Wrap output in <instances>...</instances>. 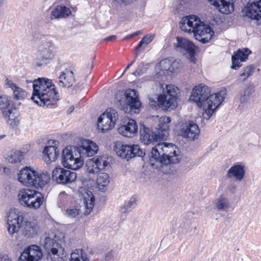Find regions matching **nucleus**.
<instances>
[{"instance_id":"2eb2a0df","label":"nucleus","mask_w":261,"mask_h":261,"mask_svg":"<svg viewBox=\"0 0 261 261\" xmlns=\"http://www.w3.org/2000/svg\"><path fill=\"white\" fill-rule=\"evenodd\" d=\"M54 43L51 41L42 43L38 50L37 59L39 62H36L37 67L46 66L54 58L56 51Z\"/></svg>"},{"instance_id":"c9c22d12","label":"nucleus","mask_w":261,"mask_h":261,"mask_svg":"<svg viewBox=\"0 0 261 261\" xmlns=\"http://www.w3.org/2000/svg\"><path fill=\"white\" fill-rule=\"evenodd\" d=\"M65 71H62L59 77V85L63 88L68 89L72 87L76 82L75 76H66Z\"/></svg>"},{"instance_id":"4468645a","label":"nucleus","mask_w":261,"mask_h":261,"mask_svg":"<svg viewBox=\"0 0 261 261\" xmlns=\"http://www.w3.org/2000/svg\"><path fill=\"white\" fill-rule=\"evenodd\" d=\"M25 217L24 212L15 207L10 208L6 217L7 229L10 234L13 235L18 232Z\"/></svg>"},{"instance_id":"20e7f679","label":"nucleus","mask_w":261,"mask_h":261,"mask_svg":"<svg viewBox=\"0 0 261 261\" xmlns=\"http://www.w3.org/2000/svg\"><path fill=\"white\" fill-rule=\"evenodd\" d=\"M172 118L170 116H162L159 118V124L155 131L152 127L147 126L144 121L139 122V135L141 143L145 145H154L161 141H166L169 136L170 123Z\"/></svg>"},{"instance_id":"2f4dec72","label":"nucleus","mask_w":261,"mask_h":261,"mask_svg":"<svg viewBox=\"0 0 261 261\" xmlns=\"http://www.w3.org/2000/svg\"><path fill=\"white\" fill-rule=\"evenodd\" d=\"M4 158L9 163H20L24 159V152L21 150L12 149L4 155Z\"/></svg>"},{"instance_id":"393cba45","label":"nucleus","mask_w":261,"mask_h":261,"mask_svg":"<svg viewBox=\"0 0 261 261\" xmlns=\"http://www.w3.org/2000/svg\"><path fill=\"white\" fill-rule=\"evenodd\" d=\"M20 228H22V234L25 238H34L38 235L40 227L37 223L25 217Z\"/></svg>"},{"instance_id":"7ed1b4c3","label":"nucleus","mask_w":261,"mask_h":261,"mask_svg":"<svg viewBox=\"0 0 261 261\" xmlns=\"http://www.w3.org/2000/svg\"><path fill=\"white\" fill-rule=\"evenodd\" d=\"M159 93L148 95V105L153 110H162L164 112H169L175 110L177 108L178 101L180 99V90L177 86L172 84H160Z\"/></svg>"},{"instance_id":"4c0bfd02","label":"nucleus","mask_w":261,"mask_h":261,"mask_svg":"<svg viewBox=\"0 0 261 261\" xmlns=\"http://www.w3.org/2000/svg\"><path fill=\"white\" fill-rule=\"evenodd\" d=\"M226 91V88L223 87V90L218 91L216 93L212 94V91L211 92V95H213L212 100H214L215 103V107L220 108L227 95Z\"/></svg>"},{"instance_id":"3c124183","label":"nucleus","mask_w":261,"mask_h":261,"mask_svg":"<svg viewBox=\"0 0 261 261\" xmlns=\"http://www.w3.org/2000/svg\"><path fill=\"white\" fill-rule=\"evenodd\" d=\"M255 69V66L254 64H250L243 68V72L240 74L239 76H247V77H250L254 73Z\"/></svg>"},{"instance_id":"a19ab883","label":"nucleus","mask_w":261,"mask_h":261,"mask_svg":"<svg viewBox=\"0 0 261 261\" xmlns=\"http://www.w3.org/2000/svg\"><path fill=\"white\" fill-rule=\"evenodd\" d=\"M182 18L186 19V23L189 28L188 30H190V32H192L195 35L197 30L196 27L198 25V22H200L201 18L206 19L207 17H182Z\"/></svg>"},{"instance_id":"58836bf2","label":"nucleus","mask_w":261,"mask_h":261,"mask_svg":"<svg viewBox=\"0 0 261 261\" xmlns=\"http://www.w3.org/2000/svg\"><path fill=\"white\" fill-rule=\"evenodd\" d=\"M215 206L219 211H227L230 208V203L228 199L225 196L224 193L221 194L216 200Z\"/></svg>"},{"instance_id":"412c9836","label":"nucleus","mask_w":261,"mask_h":261,"mask_svg":"<svg viewBox=\"0 0 261 261\" xmlns=\"http://www.w3.org/2000/svg\"><path fill=\"white\" fill-rule=\"evenodd\" d=\"M252 53V50L248 47H242L234 51L231 55V65L230 68L238 70L243 66V62L249 59V56Z\"/></svg>"},{"instance_id":"6e6552de","label":"nucleus","mask_w":261,"mask_h":261,"mask_svg":"<svg viewBox=\"0 0 261 261\" xmlns=\"http://www.w3.org/2000/svg\"><path fill=\"white\" fill-rule=\"evenodd\" d=\"M81 181L83 187L79 189V197L83 200L85 211L84 215H89L92 212L96 203V198L93 192L95 188V180L91 177H82Z\"/></svg>"},{"instance_id":"f704fd0d","label":"nucleus","mask_w":261,"mask_h":261,"mask_svg":"<svg viewBox=\"0 0 261 261\" xmlns=\"http://www.w3.org/2000/svg\"><path fill=\"white\" fill-rule=\"evenodd\" d=\"M85 148L84 154L86 157H92L99 151L98 145L93 141L89 139H84Z\"/></svg>"},{"instance_id":"bb28decb","label":"nucleus","mask_w":261,"mask_h":261,"mask_svg":"<svg viewBox=\"0 0 261 261\" xmlns=\"http://www.w3.org/2000/svg\"><path fill=\"white\" fill-rule=\"evenodd\" d=\"M222 14L228 15L234 11L235 0H208Z\"/></svg>"},{"instance_id":"423d86ee","label":"nucleus","mask_w":261,"mask_h":261,"mask_svg":"<svg viewBox=\"0 0 261 261\" xmlns=\"http://www.w3.org/2000/svg\"><path fill=\"white\" fill-rule=\"evenodd\" d=\"M17 180L23 186L43 190L50 179L49 174L40 173L31 166H25L17 174Z\"/></svg>"},{"instance_id":"e2e57ef3","label":"nucleus","mask_w":261,"mask_h":261,"mask_svg":"<svg viewBox=\"0 0 261 261\" xmlns=\"http://www.w3.org/2000/svg\"><path fill=\"white\" fill-rule=\"evenodd\" d=\"M236 17H226V29L231 26H236Z\"/></svg>"},{"instance_id":"a878e982","label":"nucleus","mask_w":261,"mask_h":261,"mask_svg":"<svg viewBox=\"0 0 261 261\" xmlns=\"http://www.w3.org/2000/svg\"><path fill=\"white\" fill-rule=\"evenodd\" d=\"M4 86L13 91L12 97L14 101L24 100L27 96L28 92L26 90L20 88L17 84L14 83L7 77H6Z\"/></svg>"},{"instance_id":"6ab92c4d","label":"nucleus","mask_w":261,"mask_h":261,"mask_svg":"<svg viewBox=\"0 0 261 261\" xmlns=\"http://www.w3.org/2000/svg\"><path fill=\"white\" fill-rule=\"evenodd\" d=\"M44 254L41 247L31 244L24 247L20 253L18 261H41Z\"/></svg>"},{"instance_id":"a18cd8bd","label":"nucleus","mask_w":261,"mask_h":261,"mask_svg":"<svg viewBox=\"0 0 261 261\" xmlns=\"http://www.w3.org/2000/svg\"><path fill=\"white\" fill-rule=\"evenodd\" d=\"M13 118H11V116H9V118H5L7 120V122L8 125H10V127L13 129H17V127L19 124L20 120L18 118L19 114H17V115H11Z\"/></svg>"},{"instance_id":"8fccbe9b","label":"nucleus","mask_w":261,"mask_h":261,"mask_svg":"<svg viewBox=\"0 0 261 261\" xmlns=\"http://www.w3.org/2000/svg\"><path fill=\"white\" fill-rule=\"evenodd\" d=\"M105 158V154L102 155H94L93 157L94 164L95 166V168L96 170L95 171L96 173H99L102 171L101 168L100 167L101 166L102 161H103V159Z\"/></svg>"},{"instance_id":"49530a36","label":"nucleus","mask_w":261,"mask_h":261,"mask_svg":"<svg viewBox=\"0 0 261 261\" xmlns=\"http://www.w3.org/2000/svg\"><path fill=\"white\" fill-rule=\"evenodd\" d=\"M115 99L117 100L116 104L117 105L118 108L120 110L121 106H123L124 99V89H119L115 94Z\"/></svg>"},{"instance_id":"9d476101","label":"nucleus","mask_w":261,"mask_h":261,"mask_svg":"<svg viewBox=\"0 0 261 261\" xmlns=\"http://www.w3.org/2000/svg\"><path fill=\"white\" fill-rule=\"evenodd\" d=\"M176 41L173 43L174 49L181 53L190 62L195 64L197 61L195 57L201 51L200 47L188 38L178 36Z\"/></svg>"},{"instance_id":"79ce46f5","label":"nucleus","mask_w":261,"mask_h":261,"mask_svg":"<svg viewBox=\"0 0 261 261\" xmlns=\"http://www.w3.org/2000/svg\"><path fill=\"white\" fill-rule=\"evenodd\" d=\"M253 20L255 21L257 26L261 28V17H236V26H242L246 22L251 23Z\"/></svg>"},{"instance_id":"864d4df0","label":"nucleus","mask_w":261,"mask_h":261,"mask_svg":"<svg viewBox=\"0 0 261 261\" xmlns=\"http://www.w3.org/2000/svg\"><path fill=\"white\" fill-rule=\"evenodd\" d=\"M83 83H82L81 82H78L74 86L72 85V87L69 88L71 89V94L75 95L79 93H80L83 90Z\"/></svg>"},{"instance_id":"69168bd1","label":"nucleus","mask_w":261,"mask_h":261,"mask_svg":"<svg viewBox=\"0 0 261 261\" xmlns=\"http://www.w3.org/2000/svg\"><path fill=\"white\" fill-rule=\"evenodd\" d=\"M142 34V32L141 31H137L134 33H130L129 34L127 35L124 37V40H129L131 39L134 37L140 35Z\"/></svg>"},{"instance_id":"052dcab7","label":"nucleus","mask_w":261,"mask_h":261,"mask_svg":"<svg viewBox=\"0 0 261 261\" xmlns=\"http://www.w3.org/2000/svg\"><path fill=\"white\" fill-rule=\"evenodd\" d=\"M181 18V19L179 22V27L180 29L182 31H184V32L190 33V30L187 28V27L186 25V24H187L186 19H185V18H182V17Z\"/></svg>"},{"instance_id":"ea45409f","label":"nucleus","mask_w":261,"mask_h":261,"mask_svg":"<svg viewBox=\"0 0 261 261\" xmlns=\"http://www.w3.org/2000/svg\"><path fill=\"white\" fill-rule=\"evenodd\" d=\"M71 14L70 9L65 5H58L51 12V16H69Z\"/></svg>"},{"instance_id":"7c9ffc66","label":"nucleus","mask_w":261,"mask_h":261,"mask_svg":"<svg viewBox=\"0 0 261 261\" xmlns=\"http://www.w3.org/2000/svg\"><path fill=\"white\" fill-rule=\"evenodd\" d=\"M255 91V86L253 83L250 82L239 93V98L241 104H245L253 97L252 94Z\"/></svg>"},{"instance_id":"39448f33","label":"nucleus","mask_w":261,"mask_h":261,"mask_svg":"<svg viewBox=\"0 0 261 261\" xmlns=\"http://www.w3.org/2000/svg\"><path fill=\"white\" fill-rule=\"evenodd\" d=\"M212 89L204 83H200L195 85L191 92L189 101L197 105L200 109L203 110L202 115L207 116L205 119L209 120L214 113L219 109L215 107V103L212 100L213 95H211Z\"/></svg>"},{"instance_id":"0e129e2a","label":"nucleus","mask_w":261,"mask_h":261,"mask_svg":"<svg viewBox=\"0 0 261 261\" xmlns=\"http://www.w3.org/2000/svg\"><path fill=\"white\" fill-rule=\"evenodd\" d=\"M145 78V77H143L141 79H137L135 81L128 82V83L132 86H136L137 87H139V85H141L144 82Z\"/></svg>"},{"instance_id":"37998d69","label":"nucleus","mask_w":261,"mask_h":261,"mask_svg":"<svg viewBox=\"0 0 261 261\" xmlns=\"http://www.w3.org/2000/svg\"><path fill=\"white\" fill-rule=\"evenodd\" d=\"M72 161H74L73 165L69 164V166H67L66 168L70 170L77 171L83 167L84 165V156H75V159L73 160Z\"/></svg>"},{"instance_id":"13d9d810","label":"nucleus","mask_w":261,"mask_h":261,"mask_svg":"<svg viewBox=\"0 0 261 261\" xmlns=\"http://www.w3.org/2000/svg\"><path fill=\"white\" fill-rule=\"evenodd\" d=\"M212 21L215 23L216 25H220L223 24V26L225 25L226 17H210Z\"/></svg>"},{"instance_id":"f257e3e1","label":"nucleus","mask_w":261,"mask_h":261,"mask_svg":"<svg viewBox=\"0 0 261 261\" xmlns=\"http://www.w3.org/2000/svg\"><path fill=\"white\" fill-rule=\"evenodd\" d=\"M182 154L180 148L175 144L161 141L148 153V164L163 174L174 175L177 170L173 165L180 163Z\"/></svg>"},{"instance_id":"9b49d317","label":"nucleus","mask_w":261,"mask_h":261,"mask_svg":"<svg viewBox=\"0 0 261 261\" xmlns=\"http://www.w3.org/2000/svg\"><path fill=\"white\" fill-rule=\"evenodd\" d=\"M124 100L123 106L120 108L121 111L125 113L129 112L136 114H139L144 108L143 104L140 100V97L139 91L135 89L128 88L126 90L124 89Z\"/></svg>"},{"instance_id":"09e8293b","label":"nucleus","mask_w":261,"mask_h":261,"mask_svg":"<svg viewBox=\"0 0 261 261\" xmlns=\"http://www.w3.org/2000/svg\"><path fill=\"white\" fill-rule=\"evenodd\" d=\"M73 145V150L74 156H77L78 154H79V156H84V155H85L84 152L85 148L84 141L83 142H81V144L78 143L76 145Z\"/></svg>"},{"instance_id":"4d7b16f0","label":"nucleus","mask_w":261,"mask_h":261,"mask_svg":"<svg viewBox=\"0 0 261 261\" xmlns=\"http://www.w3.org/2000/svg\"><path fill=\"white\" fill-rule=\"evenodd\" d=\"M150 64L149 63H145L144 62H141L138 66V69L141 73L144 74L146 73L147 70L148 69Z\"/></svg>"},{"instance_id":"bf43d9fd","label":"nucleus","mask_w":261,"mask_h":261,"mask_svg":"<svg viewBox=\"0 0 261 261\" xmlns=\"http://www.w3.org/2000/svg\"><path fill=\"white\" fill-rule=\"evenodd\" d=\"M109 159V155L108 154H105V158L103 159V161H102V168H101L102 170L105 171H107L108 168L111 167L110 164L109 162L108 161Z\"/></svg>"},{"instance_id":"f3484780","label":"nucleus","mask_w":261,"mask_h":261,"mask_svg":"<svg viewBox=\"0 0 261 261\" xmlns=\"http://www.w3.org/2000/svg\"><path fill=\"white\" fill-rule=\"evenodd\" d=\"M118 132L122 136L126 138H133L138 133V125L135 118L126 116L121 121L118 127Z\"/></svg>"},{"instance_id":"de8ad7c7","label":"nucleus","mask_w":261,"mask_h":261,"mask_svg":"<svg viewBox=\"0 0 261 261\" xmlns=\"http://www.w3.org/2000/svg\"><path fill=\"white\" fill-rule=\"evenodd\" d=\"M66 213L68 217L75 218L81 213V211L77 206H72L67 208Z\"/></svg>"},{"instance_id":"338daca9","label":"nucleus","mask_w":261,"mask_h":261,"mask_svg":"<svg viewBox=\"0 0 261 261\" xmlns=\"http://www.w3.org/2000/svg\"><path fill=\"white\" fill-rule=\"evenodd\" d=\"M227 188L231 194H234L236 192L237 186L233 182L227 185Z\"/></svg>"},{"instance_id":"4be33fe9","label":"nucleus","mask_w":261,"mask_h":261,"mask_svg":"<svg viewBox=\"0 0 261 261\" xmlns=\"http://www.w3.org/2000/svg\"><path fill=\"white\" fill-rule=\"evenodd\" d=\"M18 110L16 102L12 96L5 94H0V110L4 118H9L12 114H16L15 111Z\"/></svg>"},{"instance_id":"72a5a7b5","label":"nucleus","mask_w":261,"mask_h":261,"mask_svg":"<svg viewBox=\"0 0 261 261\" xmlns=\"http://www.w3.org/2000/svg\"><path fill=\"white\" fill-rule=\"evenodd\" d=\"M97 179L95 181V187L101 192H106L107 187L110 182L109 174L106 172L97 173Z\"/></svg>"},{"instance_id":"dca6fc26","label":"nucleus","mask_w":261,"mask_h":261,"mask_svg":"<svg viewBox=\"0 0 261 261\" xmlns=\"http://www.w3.org/2000/svg\"><path fill=\"white\" fill-rule=\"evenodd\" d=\"M51 178L57 184L66 185L74 181L76 179L77 174L70 170L57 165L52 171Z\"/></svg>"},{"instance_id":"c756f323","label":"nucleus","mask_w":261,"mask_h":261,"mask_svg":"<svg viewBox=\"0 0 261 261\" xmlns=\"http://www.w3.org/2000/svg\"><path fill=\"white\" fill-rule=\"evenodd\" d=\"M42 195L41 192L28 188H22L18 194V200L22 206L27 201L36 197L37 194Z\"/></svg>"},{"instance_id":"6e6d98bb","label":"nucleus","mask_w":261,"mask_h":261,"mask_svg":"<svg viewBox=\"0 0 261 261\" xmlns=\"http://www.w3.org/2000/svg\"><path fill=\"white\" fill-rule=\"evenodd\" d=\"M22 206L26 208L35 210L40 207V206H39L38 204L37 203V201L35 200L31 201V203H29V201H27Z\"/></svg>"},{"instance_id":"774afa93","label":"nucleus","mask_w":261,"mask_h":261,"mask_svg":"<svg viewBox=\"0 0 261 261\" xmlns=\"http://www.w3.org/2000/svg\"><path fill=\"white\" fill-rule=\"evenodd\" d=\"M138 58V57H136V56H134V58H133V59L132 61H131L130 62H129L127 65V66H126V67L125 68L124 70H123L122 73L121 74V75L120 76V77H119V78H121V77H122V76L125 74V73L126 72V71L135 63V62H136V61L137 60Z\"/></svg>"},{"instance_id":"680f3d73","label":"nucleus","mask_w":261,"mask_h":261,"mask_svg":"<svg viewBox=\"0 0 261 261\" xmlns=\"http://www.w3.org/2000/svg\"><path fill=\"white\" fill-rule=\"evenodd\" d=\"M136 203V199L132 197L127 203L125 202L124 205V208L125 211H129V208H131L132 206Z\"/></svg>"},{"instance_id":"aec40b11","label":"nucleus","mask_w":261,"mask_h":261,"mask_svg":"<svg viewBox=\"0 0 261 261\" xmlns=\"http://www.w3.org/2000/svg\"><path fill=\"white\" fill-rule=\"evenodd\" d=\"M192 0H177L173 3L174 15L182 16H197L194 4L190 3Z\"/></svg>"},{"instance_id":"603ef678","label":"nucleus","mask_w":261,"mask_h":261,"mask_svg":"<svg viewBox=\"0 0 261 261\" xmlns=\"http://www.w3.org/2000/svg\"><path fill=\"white\" fill-rule=\"evenodd\" d=\"M85 167L87 168L86 171L88 173L95 174L96 170L95 168L93 158L88 159L85 164Z\"/></svg>"},{"instance_id":"ddd939ff","label":"nucleus","mask_w":261,"mask_h":261,"mask_svg":"<svg viewBox=\"0 0 261 261\" xmlns=\"http://www.w3.org/2000/svg\"><path fill=\"white\" fill-rule=\"evenodd\" d=\"M201 18L196 27L195 38L202 44H205L214 40L216 32L214 31V24L210 21H205Z\"/></svg>"},{"instance_id":"c85d7f7f","label":"nucleus","mask_w":261,"mask_h":261,"mask_svg":"<svg viewBox=\"0 0 261 261\" xmlns=\"http://www.w3.org/2000/svg\"><path fill=\"white\" fill-rule=\"evenodd\" d=\"M106 114V117L109 119L106 124L108 123V126L105 128V126L103 125L101 128L99 129V131L102 133H106L111 130L115 125L116 124V117L118 118V113L117 111L112 107L107 108L104 111Z\"/></svg>"},{"instance_id":"cd10ccee","label":"nucleus","mask_w":261,"mask_h":261,"mask_svg":"<svg viewBox=\"0 0 261 261\" xmlns=\"http://www.w3.org/2000/svg\"><path fill=\"white\" fill-rule=\"evenodd\" d=\"M241 12L243 16H261V0L247 4Z\"/></svg>"},{"instance_id":"c03bdc74","label":"nucleus","mask_w":261,"mask_h":261,"mask_svg":"<svg viewBox=\"0 0 261 261\" xmlns=\"http://www.w3.org/2000/svg\"><path fill=\"white\" fill-rule=\"evenodd\" d=\"M171 64L168 69V72L170 73L171 75H177L181 70V65L180 60L177 61L176 59L173 61L169 60Z\"/></svg>"},{"instance_id":"473e14b6","label":"nucleus","mask_w":261,"mask_h":261,"mask_svg":"<svg viewBox=\"0 0 261 261\" xmlns=\"http://www.w3.org/2000/svg\"><path fill=\"white\" fill-rule=\"evenodd\" d=\"M73 147V145H67L61 151V164L64 168L67 167V166H69L68 161L71 162L75 159Z\"/></svg>"},{"instance_id":"0eeeda50","label":"nucleus","mask_w":261,"mask_h":261,"mask_svg":"<svg viewBox=\"0 0 261 261\" xmlns=\"http://www.w3.org/2000/svg\"><path fill=\"white\" fill-rule=\"evenodd\" d=\"M61 18L69 19V21H72L73 27H76L81 24L80 22L75 19L76 17H44V18L43 17H31L28 20L29 33L34 38H41V36H45V34L43 33L42 30L49 29L51 24L50 21Z\"/></svg>"},{"instance_id":"e433bc0d","label":"nucleus","mask_w":261,"mask_h":261,"mask_svg":"<svg viewBox=\"0 0 261 261\" xmlns=\"http://www.w3.org/2000/svg\"><path fill=\"white\" fill-rule=\"evenodd\" d=\"M69 261H90L83 249H75L70 253Z\"/></svg>"},{"instance_id":"f03ea898","label":"nucleus","mask_w":261,"mask_h":261,"mask_svg":"<svg viewBox=\"0 0 261 261\" xmlns=\"http://www.w3.org/2000/svg\"><path fill=\"white\" fill-rule=\"evenodd\" d=\"M26 83L32 84L33 91L30 99L39 107L47 108L58 106L60 96L52 80L46 77H38L33 81L27 80Z\"/></svg>"},{"instance_id":"a211bd4d","label":"nucleus","mask_w":261,"mask_h":261,"mask_svg":"<svg viewBox=\"0 0 261 261\" xmlns=\"http://www.w3.org/2000/svg\"><path fill=\"white\" fill-rule=\"evenodd\" d=\"M59 141L56 139L47 140L42 150L43 159L46 164L55 162L60 156Z\"/></svg>"},{"instance_id":"5fc2aeb1","label":"nucleus","mask_w":261,"mask_h":261,"mask_svg":"<svg viewBox=\"0 0 261 261\" xmlns=\"http://www.w3.org/2000/svg\"><path fill=\"white\" fill-rule=\"evenodd\" d=\"M154 38V35L151 33L145 34L141 39V41L143 42L145 45H148L151 43Z\"/></svg>"},{"instance_id":"b1692460","label":"nucleus","mask_w":261,"mask_h":261,"mask_svg":"<svg viewBox=\"0 0 261 261\" xmlns=\"http://www.w3.org/2000/svg\"><path fill=\"white\" fill-rule=\"evenodd\" d=\"M246 168L243 162H236L227 171L226 178L231 181H241L245 177Z\"/></svg>"},{"instance_id":"f8f14e48","label":"nucleus","mask_w":261,"mask_h":261,"mask_svg":"<svg viewBox=\"0 0 261 261\" xmlns=\"http://www.w3.org/2000/svg\"><path fill=\"white\" fill-rule=\"evenodd\" d=\"M174 130L177 132L178 136L191 141L198 139L200 134L199 126L195 121L192 120L178 122L175 124Z\"/></svg>"},{"instance_id":"5701e85b","label":"nucleus","mask_w":261,"mask_h":261,"mask_svg":"<svg viewBox=\"0 0 261 261\" xmlns=\"http://www.w3.org/2000/svg\"><path fill=\"white\" fill-rule=\"evenodd\" d=\"M43 248L46 252V257L48 261H56V257L52 255H58L59 249L64 250L60 243L49 236L45 237Z\"/></svg>"},{"instance_id":"1a4fd4ad","label":"nucleus","mask_w":261,"mask_h":261,"mask_svg":"<svg viewBox=\"0 0 261 261\" xmlns=\"http://www.w3.org/2000/svg\"><path fill=\"white\" fill-rule=\"evenodd\" d=\"M113 150L119 157L126 161H129L137 156L141 157L144 161L146 156L145 150L141 149L138 144H126L117 141L114 143Z\"/></svg>"}]
</instances>
